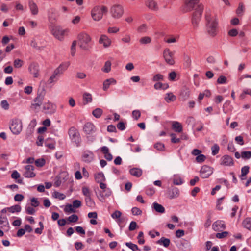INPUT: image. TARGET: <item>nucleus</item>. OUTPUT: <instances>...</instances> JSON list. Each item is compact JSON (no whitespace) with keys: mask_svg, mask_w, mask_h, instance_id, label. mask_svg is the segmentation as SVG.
Segmentation results:
<instances>
[{"mask_svg":"<svg viewBox=\"0 0 251 251\" xmlns=\"http://www.w3.org/2000/svg\"><path fill=\"white\" fill-rule=\"evenodd\" d=\"M205 18L206 21V26L207 32L212 36H215L218 32L217 19L211 15V11L209 9L206 10Z\"/></svg>","mask_w":251,"mask_h":251,"instance_id":"nucleus-1","label":"nucleus"},{"mask_svg":"<svg viewBox=\"0 0 251 251\" xmlns=\"http://www.w3.org/2000/svg\"><path fill=\"white\" fill-rule=\"evenodd\" d=\"M69 66V62H64L60 64L56 68L51 76L48 79V83L52 84L58 81L59 77L64 74Z\"/></svg>","mask_w":251,"mask_h":251,"instance_id":"nucleus-2","label":"nucleus"},{"mask_svg":"<svg viewBox=\"0 0 251 251\" xmlns=\"http://www.w3.org/2000/svg\"><path fill=\"white\" fill-rule=\"evenodd\" d=\"M203 9V5L202 4H199L197 5V8L193 13L191 22L194 28H197L198 27Z\"/></svg>","mask_w":251,"mask_h":251,"instance_id":"nucleus-3","label":"nucleus"},{"mask_svg":"<svg viewBox=\"0 0 251 251\" xmlns=\"http://www.w3.org/2000/svg\"><path fill=\"white\" fill-rule=\"evenodd\" d=\"M80 47L84 50H88L89 48V44L91 41L90 36L85 32L80 33L77 36Z\"/></svg>","mask_w":251,"mask_h":251,"instance_id":"nucleus-4","label":"nucleus"},{"mask_svg":"<svg viewBox=\"0 0 251 251\" xmlns=\"http://www.w3.org/2000/svg\"><path fill=\"white\" fill-rule=\"evenodd\" d=\"M107 8L105 6H96L91 11V16L95 21H100L102 19L103 15L107 12Z\"/></svg>","mask_w":251,"mask_h":251,"instance_id":"nucleus-5","label":"nucleus"},{"mask_svg":"<svg viewBox=\"0 0 251 251\" xmlns=\"http://www.w3.org/2000/svg\"><path fill=\"white\" fill-rule=\"evenodd\" d=\"M68 134L71 142L75 143L76 147H79L81 139L78 130L75 127L72 126L69 129Z\"/></svg>","mask_w":251,"mask_h":251,"instance_id":"nucleus-6","label":"nucleus"},{"mask_svg":"<svg viewBox=\"0 0 251 251\" xmlns=\"http://www.w3.org/2000/svg\"><path fill=\"white\" fill-rule=\"evenodd\" d=\"M50 29L51 33L60 41H62L65 35L69 31L68 29H63L60 26H53Z\"/></svg>","mask_w":251,"mask_h":251,"instance_id":"nucleus-7","label":"nucleus"},{"mask_svg":"<svg viewBox=\"0 0 251 251\" xmlns=\"http://www.w3.org/2000/svg\"><path fill=\"white\" fill-rule=\"evenodd\" d=\"M22 123L20 119L15 118L11 120L9 128L14 134H19L22 130Z\"/></svg>","mask_w":251,"mask_h":251,"instance_id":"nucleus-8","label":"nucleus"},{"mask_svg":"<svg viewBox=\"0 0 251 251\" xmlns=\"http://www.w3.org/2000/svg\"><path fill=\"white\" fill-rule=\"evenodd\" d=\"M110 12L113 18L119 19L123 15L124 9L121 5L115 4L111 7Z\"/></svg>","mask_w":251,"mask_h":251,"instance_id":"nucleus-9","label":"nucleus"},{"mask_svg":"<svg viewBox=\"0 0 251 251\" xmlns=\"http://www.w3.org/2000/svg\"><path fill=\"white\" fill-rule=\"evenodd\" d=\"M28 71L32 75L34 78H37L40 75L39 65L38 63L35 62H31L28 68Z\"/></svg>","mask_w":251,"mask_h":251,"instance_id":"nucleus-10","label":"nucleus"},{"mask_svg":"<svg viewBox=\"0 0 251 251\" xmlns=\"http://www.w3.org/2000/svg\"><path fill=\"white\" fill-rule=\"evenodd\" d=\"M174 53L169 49H165L163 51V57L165 62L170 65H173L175 64L174 59Z\"/></svg>","mask_w":251,"mask_h":251,"instance_id":"nucleus-11","label":"nucleus"},{"mask_svg":"<svg viewBox=\"0 0 251 251\" xmlns=\"http://www.w3.org/2000/svg\"><path fill=\"white\" fill-rule=\"evenodd\" d=\"M83 130L87 135H92L96 131L95 125L91 122H87L83 126Z\"/></svg>","mask_w":251,"mask_h":251,"instance_id":"nucleus-12","label":"nucleus"},{"mask_svg":"<svg viewBox=\"0 0 251 251\" xmlns=\"http://www.w3.org/2000/svg\"><path fill=\"white\" fill-rule=\"evenodd\" d=\"M44 100V96L40 94L37 95V97L34 99L31 105L32 109H36L39 107L42 104Z\"/></svg>","mask_w":251,"mask_h":251,"instance_id":"nucleus-13","label":"nucleus"},{"mask_svg":"<svg viewBox=\"0 0 251 251\" xmlns=\"http://www.w3.org/2000/svg\"><path fill=\"white\" fill-rule=\"evenodd\" d=\"M213 172L212 169L207 166H203L201 170V176L203 178H208Z\"/></svg>","mask_w":251,"mask_h":251,"instance_id":"nucleus-14","label":"nucleus"},{"mask_svg":"<svg viewBox=\"0 0 251 251\" xmlns=\"http://www.w3.org/2000/svg\"><path fill=\"white\" fill-rule=\"evenodd\" d=\"M199 1L200 0H186L185 2L186 10L184 12L192 10L195 6L199 3Z\"/></svg>","mask_w":251,"mask_h":251,"instance_id":"nucleus-15","label":"nucleus"},{"mask_svg":"<svg viewBox=\"0 0 251 251\" xmlns=\"http://www.w3.org/2000/svg\"><path fill=\"white\" fill-rule=\"evenodd\" d=\"M99 43L102 44L104 47L107 48L111 44V40L107 36L103 34L100 38Z\"/></svg>","mask_w":251,"mask_h":251,"instance_id":"nucleus-16","label":"nucleus"},{"mask_svg":"<svg viewBox=\"0 0 251 251\" xmlns=\"http://www.w3.org/2000/svg\"><path fill=\"white\" fill-rule=\"evenodd\" d=\"M25 171L24 173V176L25 177L31 178L35 176V174L33 172L34 167L30 165H26L25 167Z\"/></svg>","mask_w":251,"mask_h":251,"instance_id":"nucleus-17","label":"nucleus"},{"mask_svg":"<svg viewBox=\"0 0 251 251\" xmlns=\"http://www.w3.org/2000/svg\"><path fill=\"white\" fill-rule=\"evenodd\" d=\"M212 228L215 231H220L226 228V225L224 222L222 221H217L213 224Z\"/></svg>","mask_w":251,"mask_h":251,"instance_id":"nucleus-18","label":"nucleus"},{"mask_svg":"<svg viewBox=\"0 0 251 251\" xmlns=\"http://www.w3.org/2000/svg\"><path fill=\"white\" fill-rule=\"evenodd\" d=\"M28 6L32 15H36L38 14L39 12L38 7L35 2L30 0L28 2Z\"/></svg>","mask_w":251,"mask_h":251,"instance_id":"nucleus-19","label":"nucleus"},{"mask_svg":"<svg viewBox=\"0 0 251 251\" xmlns=\"http://www.w3.org/2000/svg\"><path fill=\"white\" fill-rule=\"evenodd\" d=\"M117 81L113 78L107 79L103 83V90L106 91L109 88L110 85H115Z\"/></svg>","mask_w":251,"mask_h":251,"instance_id":"nucleus-20","label":"nucleus"},{"mask_svg":"<svg viewBox=\"0 0 251 251\" xmlns=\"http://www.w3.org/2000/svg\"><path fill=\"white\" fill-rule=\"evenodd\" d=\"M172 128L176 132L180 133L183 130L182 125L177 121H173L172 124Z\"/></svg>","mask_w":251,"mask_h":251,"instance_id":"nucleus-21","label":"nucleus"},{"mask_svg":"<svg viewBox=\"0 0 251 251\" xmlns=\"http://www.w3.org/2000/svg\"><path fill=\"white\" fill-rule=\"evenodd\" d=\"M168 195L170 199L176 197L179 195V190L177 188L172 186L168 192Z\"/></svg>","mask_w":251,"mask_h":251,"instance_id":"nucleus-22","label":"nucleus"},{"mask_svg":"<svg viewBox=\"0 0 251 251\" xmlns=\"http://www.w3.org/2000/svg\"><path fill=\"white\" fill-rule=\"evenodd\" d=\"M130 174L136 177H140L142 175V170L138 168H133L129 170Z\"/></svg>","mask_w":251,"mask_h":251,"instance_id":"nucleus-23","label":"nucleus"},{"mask_svg":"<svg viewBox=\"0 0 251 251\" xmlns=\"http://www.w3.org/2000/svg\"><path fill=\"white\" fill-rule=\"evenodd\" d=\"M83 103L87 104L92 101V95L90 93L85 92L83 95Z\"/></svg>","mask_w":251,"mask_h":251,"instance_id":"nucleus-24","label":"nucleus"},{"mask_svg":"<svg viewBox=\"0 0 251 251\" xmlns=\"http://www.w3.org/2000/svg\"><path fill=\"white\" fill-rule=\"evenodd\" d=\"M157 243L160 245H163L165 247L167 248L170 244V240L168 238L162 237L160 240L157 241Z\"/></svg>","mask_w":251,"mask_h":251,"instance_id":"nucleus-25","label":"nucleus"},{"mask_svg":"<svg viewBox=\"0 0 251 251\" xmlns=\"http://www.w3.org/2000/svg\"><path fill=\"white\" fill-rule=\"evenodd\" d=\"M95 180L97 182L99 183L100 182L104 181L105 180L104 174L102 172L98 173L95 175Z\"/></svg>","mask_w":251,"mask_h":251,"instance_id":"nucleus-26","label":"nucleus"},{"mask_svg":"<svg viewBox=\"0 0 251 251\" xmlns=\"http://www.w3.org/2000/svg\"><path fill=\"white\" fill-rule=\"evenodd\" d=\"M176 99V96L174 95L172 93H167L166 97H165V100L168 103L175 101Z\"/></svg>","mask_w":251,"mask_h":251,"instance_id":"nucleus-27","label":"nucleus"},{"mask_svg":"<svg viewBox=\"0 0 251 251\" xmlns=\"http://www.w3.org/2000/svg\"><path fill=\"white\" fill-rule=\"evenodd\" d=\"M153 208L155 210L159 213H163L165 212V209L164 207L156 202H154L153 203Z\"/></svg>","mask_w":251,"mask_h":251,"instance_id":"nucleus-28","label":"nucleus"},{"mask_svg":"<svg viewBox=\"0 0 251 251\" xmlns=\"http://www.w3.org/2000/svg\"><path fill=\"white\" fill-rule=\"evenodd\" d=\"M234 164L232 158H224L221 164L225 166H231Z\"/></svg>","mask_w":251,"mask_h":251,"instance_id":"nucleus-29","label":"nucleus"},{"mask_svg":"<svg viewBox=\"0 0 251 251\" xmlns=\"http://www.w3.org/2000/svg\"><path fill=\"white\" fill-rule=\"evenodd\" d=\"M7 210L11 213L19 212L21 210V207L19 205H15L7 208Z\"/></svg>","mask_w":251,"mask_h":251,"instance_id":"nucleus-30","label":"nucleus"},{"mask_svg":"<svg viewBox=\"0 0 251 251\" xmlns=\"http://www.w3.org/2000/svg\"><path fill=\"white\" fill-rule=\"evenodd\" d=\"M147 5L151 10H156L158 9L156 2L153 0H149Z\"/></svg>","mask_w":251,"mask_h":251,"instance_id":"nucleus-31","label":"nucleus"},{"mask_svg":"<svg viewBox=\"0 0 251 251\" xmlns=\"http://www.w3.org/2000/svg\"><path fill=\"white\" fill-rule=\"evenodd\" d=\"M64 210L65 213H75L76 211L73 205L71 204L66 205Z\"/></svg>","mask_w":251,"mask_h":251,"instance_id":"nucleus-32","label":"nucleus"},{"mask_svg":"<svg viewBox=\"0 0 251 251\" xmlns=\"http://www.w3.org/2000/svg\"><path fill=\"white\" fill-rule=\"evenodd\" d=\"M180 246V249L183 251H190L191 250V245L188 242L182 243Z\"/></svg>","mask_w":251,"mask_h":251,"instance_id":"nucleus-33","label":"nucleus"},{"mask_svg":"<svg viewBox=\"0 0 251 251\" xmlns=\"http://www.w3.org/2000/svg\"><path fill=\"white\" fill-rule=\"evenodd\" d=\"M102 113L103 111L101 109L97 108L93 111L92 114L96 118H99L101 117Z\"/></svg>","mask_w":251,"mask_h":251,"instance_id":"nucleus-34","label":"nucleus"},{"mask_svg":"<svg viewBox=\"0 0 251 251\" xmlns=\"http://www.w3.org/2000/svg\"><path fill=\"white\" fill-rule=\"evenodd\" d=\"M211 150L212 151V155L215 156L217 155L219 151L220 147L217 144H214L211 148Z\"/></svg>","mask_w":251,"mask_h":251,"instance_id":"nucleus-35","label":"nucleus"},{"mask_svg":"<svg viewBox=\"0 0 251 251\" xmlns=\"http://www.w3.org/2000/svg\"><path fill=\"white\" fill-rule=\"evenodd\" d=\"M111 63L110 61L105 62L104 67L102 69V71L105 73H108L111 70Z\"/></svg>","mask_w":251,"mask_h":251,"instance_id":"nucleus-36","label":"nucleus"},{"mask_svg":"<svg viewBox=\"0 0 251 251\" xmlns=\"http://www.w3.org/2000/svg\"><path fill=\"white\" fill-rule=\"evenodd\" d=\"M244 226L249 230H251V219L246 218L243 222Z\"/></svg>","mask_w":251,"mask_h":251,"instance_id":"nucleus-37","label":"nucleus"},{"mask_svg":"<svg viewBox=\"0 0 251 251\" xmlns=\"http://www.w3.org/2000/svg\"><path fill=\"white\" fill-rule=\"evenodd\" d=\"M164 80V76L159 73L153 75L152 78V81L153 82H157L158 81H163Z\"/></svg>","mask_w":251,"mask_h":251,"instance_id":"nucleus-38","label":"nucleus"},{"mask_svg":"<svg viewBox=\"0 0 251 251\" xmlns=\"http://www.w3.org/2000/svg\"><path fill=\"white\" fill-rule=\"evenodd\" d=\"M100 151L104 154L105 157H113L109 152V149L106 146H103L100 149Z\"/></svg>","mask_w":251,"mask_h":251,"instance_id":"nucleus-39","label":"nucleus"},{"mask_svg":"<svg viewBox=\"0 0 251 251\" xmlns=\"http://www.w3.org/2000/svg\"><path fill=\"white\" fill-rule=\"evenodd\" d=\"M184 66L186 68L190 67L191 64V59L189 56L185 55L184 57Z\"/></svg>","mask_w":251,"mask_h":251,"instance_id":"nucleus-40","label":"nucleus"},{"mask_svg":"<svg viewBox=\"0 0 251 251\" xmlns=\"http://www.w3.org/2000/svg\"><path fill=\"white\" fill-rule=\"evenodd\" d=\"M235 157H251V151H243L241 153V155L238 152H236Z\"/></svg>","mask_w":251,"mask_h":251,"instance_id":"nucleus-41","label":"nucleus"},{"mask_svg":"<svg viewBox=\"0 0 251 251\" xmlns=\"http://www.w3.org/2000/svg\"><path fill=\"white\" fill-rule=\"evenodd\" d=\"M24 64V61L20 59H16L14 61L13 65L15 68H20Z\"/></svg>","mask_w":251,"mask_h":251,"instance_id":"nucleus-42","label":"nucleus"},{"mask_svg":"<svg viewBox=\"0 0 251 251\" xmlns=\"http://www.w3.org/2000/svg\"><path fill=\"white\" fill-rule=\"evenodd\" d=\"M192 155L196 157H206L201 154V151L199 149H195L192 151Z\"/></svg>","mask_w":251,"mask_h":251,"instance_id":"nucleus-43","label":"nucleus"},{"mask_svg":"<svg viewBox=\"0 0 251 251\" xmlns=\"http://www.w3.org/2000/svg\"><path fill=\"white\" fill-rule=\"evenodd\" d=\"M126 245L133 251H140V250L136 244H133L131 242H127Z\"/></svg>","mask_w":251,"mask_h":251,"instance_id":"nucleus-44","label":"nucleus"},{"mask_svg":"<svg viewBox=\"0 0 251 251\" xmlns=\"http://www.w3.org/2000/svg\"><path fill=\"white\" fill-rule=\"evenodd\" d=\"M154 148L157 150L163 151L165 149L164 144L161 142H157L154 145Z\"/></svg>","mask_w":251,"mask_h":251,"instance_id":"nucleus-45","label":"nucleus"},{"mask_svg":"<svg viewBox=\"0 0 251 251\" xmlns=\"http://www.w3.org/2000/svg\"><path fill=\"white\" fill-rule=\"evenodd\" d=\"M151 38L148 36H145L141 38L139 42L141 44H149L151 42Z\"/></svg>","mask_w":251,"mask_h":251,"instance_id":"nucleus-46","label":"nucleus"},{"mask_svg":"<svg viewBox=\"0 0 251 251\" xmlns=\"http://www.w3.org/2000/svg\"><path fill=\"white\" fill-rule=\"evenodd\" d=\"M53 197L55 198L61 200L64 199L66 197L64 194L59 193L57 191L54 192L53 194Z\"/></svg>","mask_w":251,"mask_h":251,"instance_id":"nucleus-47","label":"nucleus"},{"mask_svg":"<svg viewBox=\"0 0 251 251\" xmlns=\"http://www.w3.org/2000/svg\"><path fill=\"white\" fill-rule=\"evenodd\" d=\"M171 137V142L173 143H178L180 142V138H177L176 135L175 133H171L170 134Z\"/></svg>","mask_w":251,"mask_h":251,"instance_id":"nucleus-48","label":"nucleus"},{"mask_svg":"<svg viewBox=\"0 0 251 251\" xmlns=\"http://www.w3.org/2000/svg\"><path fill=\"white\" fill-rule=\"evenodd\" d=\"M122 215V212L120 211H118V210H116L114 213H113L111 215V217L113 218V219H119L120 217ZM119 222H121V221L120 220V219H118V220Z\"/></svg>","mask_w":251,"mask_h":251,"instance_id":"nucleus-49","label":"nucleus"},{"mask_svg":"<svg viewBox=\"0 0 251 251\" xmlns=\"http://www.w3.org/2000/svg\"><path fill=\"white\" fill-rule=\"evenodd\" d=\"M132 116L133 118L137 120L141 116V112L139 110H134L132 112Z\"/></svg>","mask_w":251,"mask_h":251,"instance_id":"nucleus-50","label":"nucleus"},{"mask_svg":"<svg viewBox=\"0 0 251 251\" xmlns=\"http://www.w3.org/2000/svg\"><path fill=\"white\" fill-rule=\"evenodd\" d=\"M78 220V217L76 215H75V214H73V215L70 216L67 219V220L69 222H71V223H75V222H77Z\"/></svg>","mask_w":251,"mask_h":251,"instance_id":"nucleus-51","label":"nucleus"},{"mask_svg":"<svg viewBox=\"0 0 251 251\" xmlns=\"http://www.w3.org/2000/svg\"><path fill=\"white\" fill-rule=\"evenodd\" d=\"M228 234L229 233L227 231H224L221 233H216L215 236L217 238L222 239L226 238L228 235Z\"/></svg>","mask_w":251,"mask_h":251,"instance_id":"nucleus-52","label":"nucleus"},{"mask_svg":"<svg viewBox=\"0 0 251 251\" xmlns=\"http://www.w3.org/2000/svg\"><path fill=\"white\" fill-rule=\"evenodd\" d=\"M82 191L83 195L86 197H87L88 199H90L91 194L89 189L88 187H83L82 189Z\"/></svg>","mask_w":251,"mask_h":251,"instance_id":"nucleus-53","label":"nucleus"},{"mask_svg":"<svg viewBox=\"0 0 251 251\" xmlns=\"http://www.w3.org/2000/svg\"><path fill=\"white\" fill-rule=\"evenodd\" d=\"M227 78L224 75H221L217 79V83L218 84H225L226 83Z\"/></svg>","mask_w":251,"mask_h":251,"instance_id":"nucleus-54","label":"nucleus"},{"mask_svg":"<svg viewBox=\"0 0 251 251\" xmlns=\"http://www.w3.org/2000/svg\"><path fill=\"white\" fill-rule=\"evenodd\" d=\"M45 163V160L43 158L38 159L35 161V164L38 167H42Z\"/></svg>","mask_w":251,"mask_h":251,"instance_id":"nucleus-55","label":"nucleus"},{"mask_svg":"<svg viewBox=\"0 0 251 251\" xmlns=\"http://www.w3.org/2000/svg\"><path fill=\"white\" fill-rule=\"evenodd\" d=\"M235 142L240 145H243L244 144L243 137L241 135L236 136L235 138Z\"/></svg>","mask_w":251,"mask_h":251,"instance_id":"nucleus-56","label":"nucleus"},{"mask_svg":"<svg viewBox=\"0 0 251 251\" xmlns=\"http://www.w3.org/2000/svg\"><path fill=\"white\" fill-rule=\"evenodd\" d=\"M131 212L133 215H140L142 213V211L139 208L136 207L132 208Z\"/></svg>","mask_w":251,"mask_h":251,"instance_id":"nucleus-57","label":"nucleus"},{"mask_svg":"<svg viewBox=\"0 0 251 251\" xmlns=\"http://www.w3.org/2000/svg\"><path fill=\"white\" fill-rule=\"evenodd\" d=\"M1 107L4 110H8L9 108V104L6 100H3L1 101Z\"/></svg>","mask_w":251,"mask_h":251,"instance_id":"nucleus-58","label":"nucleus"},{"mask_svg":"<svg viewBox=\"0 0 251 251\" xmlns=\"http://www.w3.org/2000/svg\"><path fill=\"white\" fill-rule=\"evenodd\" d=\"M119 31V28L116 26L114 27H110L107 29V32L108 33H116Z\"/></svg>","mask_w":251,"mask_h":251,"instance_id":"nucleus-59","label":"nucleus"},{"mask_svg":"<svg viewBox=\"0 0 251 251\" xmlns=\"http://www.w3.org/2000/svg\"><path fill=\"white\" fill-rule=\"evenodd\" d=\"M76 46V41H74L72 43L71 48V54L72 56H74L75 53V47Z\"/></svg>","mask_w":251,"mask_h":251,"instance_id":"nucleus-60","label":"nucleus"},{"mask_svg":"<svg viewBox=\"0 0 251 251\" xmlns=\"http://www.w3.org/2000/svg\"><path fill=\"white\" fill-rule=\"evenodd\" d=\"M138 242L139 244H143L145 243V240L143 239V232H140L139 233L138 237Z\"/></svg>","mask_w":251,"mask_h":251,"instance_id":"nucleus-61","label":"nucleus"},{"mask_svg":"<svg viewBox=\"0 0 251 251\" xmlns=\"http://www.w3.org/2000/svg\"><path fill=\"white\" fill-rule=\"evenodd\" d=\"M123 42L125 43H129L131 41V36L129 34H126L121 39Z\"/></svg>","mask_w":251,"mask_h":251,"instance_id":"nucleus-62","label":"nucleus"},{"mask_svg":"<svg viewBox=\"0 0 251 251\" xmlns=\"http://www.w3.org/2000/svg\"><path fill=\"white\" fill-rule=\"evenodd\" d=\"M244 11V6L242 3H240L239 6L236 10V13L238 15H241L243 14Z\"/></svg>","mask_w":251,"mask_h":251,"instance_id":"nucleus-63","label":"nucleus"},{"mask_svg":"<svg viewBox=\"0 0 251 251\" xmlns=\"http://www.w3.org/2000/svg\"><path fill=\"white\" fill-rule=\"evenodd\" d=\"M249 171V167L245 166L243 167L241 169V176H245Z\"/></svg>","mask_w":251,"mask_h":251,"instance_id":"nucleus-64","label":"nucleus"}]
</instances>
